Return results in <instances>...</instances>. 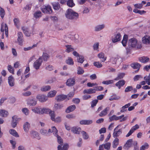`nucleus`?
I'll return each instance as SVG.
<instances>
[{
    "label": "nucleus",
    "mask_w": 150,
    "mask_h": 150,
    "mask_svg": "<svg viewBox=\"0 0 150 150\" xmlns=\"http://www.w3.org/2000/svg\"><path fill=\"white\" fill-rule=\"evenodd\" d=\"M66 18L71 20H76L79 17L78 13L74 12L71 9H68L65 13Z\"/></svg>",
    "instance_id": "nucleus-1"
},
{
    "label": "nucleus",
    "mask_w": 150,
    "mask_h": 150,
    "mask_svg": "<svg viewBox=\"0 0 150 150\" xmlns=\"http://www.w3.org/2000/svg\"><path fill=\"white\" fill-rule=\"evenodd\" d=\"M55 131L57 132V129L55 127L53 126L51 127V129H49L48 131L45 129H42L40 131V132L42 135L43 136H49L50 135V133L52 132L54 134V132Z\"/></svg>",
    "instance_id": "nucleus-2"
},
{
    "label": "nucleus",
    "mask_w": 150,
    "mask_h": 150,
    "mask_svg": "<svg viewBox=\"0 0 150 150\" xmlns=\"http://www.w3.org/2000/svg\"><path fill=\"white\" fill-rule=\"evenodd\" d=\"M137 44V40L135 38H133L129 40L128 45L130 48H133L136 47Z\"/></svg>",
    "instance_id": "nucleus-3"
},
{
    "label": "nucleus",
    "mask_w": 150,
    "mask_h": 150,
    "mask_svg": "<svg viewBox=\"0 0 150 150\" xmlns=\"http://www.w3.org/2000/svg\"><path fill=\"white\" fill-rule=\"evenodd\" d=\"M42 58L41 57H40L33 63L34 68L36 70L39 69L42 64Z\"/></svg>",
    "instance_id": "nucleus-4"
},
{
    "label": "nucleus",
    "mask_w": 150,
    "mask_h": 150,
    "mask_svg": "<svg viewBox=\"0 0 150 150\" xmlns=\"http://www.w3.org/2000/svg\"><path fill=\"white\" fill-rule=\"evenodd\" d=\"M58 130H57V132L55 131L54 132L53 134L55 136L57 137V142L58 143L60 144L61 145H59L58 146V150H61L62 146L63 144V140L62 139L61 137L59 136L57 134V133Z\"/></svg>",
    "instance_id": "nucleus-5"
},
{
    "label": "nucleus",
    "mask_w": 150,
    "mask_h": 150,
    "mask_svg": "<svg viewBox=\"0 0 150 150\" xmlns=\"http://www.w3.org/2000/svg\"><path fill=\"white\" fill-rule=\"evenodd\" d=\"M121 126V125H119L117 127L114 129V132L113 134L114 137L117 138L116 137H119L122 133V130L121 129H119V127Z\"/></svg>",
    "instance_id": "nucleus-6"
},
{
    "label": "nucleus",
    "mask_w": 150,
    "mask_h": 150,
    "mask_svg": "<svg viewBox=\"0 0 150 150\" xmlns=\"http://www.w3.org/2000/svg\"><path fill=\"white\" fill-rule=\"evenodd\" d=\"M41 9L42 11L45 13L50 14L52 13V10L50 6H42Z\"/></svg>",
    "instance_id": "nucleus-7"
},
{
    "label": "nucleus",
    "mask_w": 150,
    "mask_h": 150,
    "mask_svg": "<svg viewBox=\"0 0 150 150\" xmlns=\"http://www.w3.org/2000/svg\"><path fill=\"white\" fill-rule=\"evenodd\" d=\"M5 31V34L6 37L8 36V26L6 24L4 25L3 23H2L1 28V31L3 33V35L4 34V31Z\"/></svg>",
    "instance_id": "nucleus-8"
},
{
    "label": "nucleus",
    "mask_w": 150,
    "mask_h": 150,
    "mask_svg": "<svg viewBox=\"0 0 150 150\" xmlns=\"http://www.w3.org/2000/svg\"><path fill=\"white\" fill-rule=\"evenodd\" d=\"M121 39V35L119 33L115 34L111 37L112 42L114 43L120 41Z\"/></svg>",
    "instance_id": "nucleus-9"
},
{
    "label": "nucleus",
    "mask_w": 150,
    "mask_h": 150,
    "mask_svg": "<svg viewBox=\"0 0 150 150\" xmlns=\"http://www.w3.org/2000/svg\"><path fill=\"white\" fill-rule=\"evenodd\" d=\"M36 98L39 101L43 103L47 100V97L44 94H39L36 96Z\"/></svg>",
    "instance_id": "nucleus-10"
},
{
    "label": "nucleus",
    "mask_w": 150,
    "mask_h": 150,
    "mask_svg": "<svg viewBox=\"0 0 150 150\" xmlns=\"http://www.w3.org/2000/svg\"><path fill=\"white\" fill-rule=\"evenodd\" d=\"M75 82L76 80L75 78H69L67 80L66 84L68 86H72L75 85Z\"/></svg>",
    "instance_id": "nucleus-11"
},
{
    "label": "nucleus",
    "mask_w": 150,
    "mask_h": 150,
    "mask_svg": "<svg viewBox=\"0 0 150 150\" xmlns=\"http://www.w3.org/2000/svg\"><path fill=\"white\" fill-rule=\"evenodd\" d=\"M27 104L30 106H35L37 103V101L33 99L28 98L26 100Z\"/></svg>",
    "instance_id": "nucleus-12"
},
{
    "label": "nucleus",
    "mask_w": 150,
    "mask_h": 150,
    "mask_svg": "<svg viewBox=\"0 0 150 150\" xmlns=\"http://www.w3.org/2000/svg\"><path fill=\"white\" fill-rule=\"evenodd\" d=\"M142 41L144 44H147L150 43V37L148 35H145L142 38Z\"/></svg>",
    "instance_id": "nucleus-13"
},
{
    "label": "nucleus",
    "mask_w": 150,
    "mask_h": 150,
    "mask_svg": "<svg viewBox=\"0 0 150 150\" xmlns=\"http://www.w3.org/2000/svg\"><path fill=\"white\" fill-rule=\"evenodd\" d=\"M81 130V128L78 127H74L71 128V132L75 134H79Z\"/></svg>",
    "instance_id": "nucleus-14"
},
{
    "label": "nucleus",
    "mask_w": 150,
    "mask_h": 150,
    "mask_svg": "<svg viewBox=\"0 0 150 150\" xmlns=\"http://www.w3.org/2000/svg\"><path fill=\"white\" fill-rule=\"evenodd\" d=\"M8 82L10 86L12 87L15 84L14 79L13 76H9L8 78Z\"/></svg>",
    "instance_id": "nucleus-15"
},
{
    "label": "nucleus",
    "mask_w": 150,
    "mask_h": 150,
    "mask_svg": "<svg viewBox=\"0 0 150 150\" xmlns=\"http://www.w3.org/2000/svg\"><path fill=\"white\" fill-rule=\"evenodd\" d=\"M110 62L113 64L116 63L120 64L121 62V59L120 58L112 57L110 59Z\"/></svg>",
    "instance_id": "nucleus-16"
},
{
    "label": "nucleus",
    "mask_w": 150,
    "mask_h": 150,
    "mask_svg": "<svg viewBox=\"0 0 150 150\" xmlns=\"http://www.w3.org/2000/svg\"><path fill=\"white\" fill-rule=\"evenodd\" d=\"M67 98L66 95L62 94L57 96L55 98V99L58 101H60L63 100Z\"/></svg>",
    "instance_id": "nucleus-17"
},
{
    "label": "nucleus",
    "mask_w": 150,
    "mask_h": 150,
    "mask_svg": "<svg viewBox=\"0 0 150 150\" xmlns=\"http://www.w3.org/2000/svg\"><path fill=\"white\" fill-rule=\"evenodd\" d=\"M138 59L139 61L142 63H145L149 61V58L147 57L143 56L139 57Z\"/></svg>",
    "instance_id": "nucleus-18"
},
{
    "label": "nucleus",
    "mask_w": 150,
    "mask_h": 150,
    "mask_svg": "<svg viewBox=\"0 0 150 150\" xmlns=\"http://www.w3.org/2000/svg\"><path fill=\"white\" fill-rule=\"evenodd\" d=\"M132 139H130L128 140L126 144L124 146V148L128 149L129 148L131 147L132 145Z\"/></svg>",
    "instance_id": "nucleus-19"
},
{
    "label": "nucleus",
    "mask_w": 150,
    "mask_h": 150,
    "mask_svg": "<svg viewBox=\"0 0 150 150\" xmlns=\"http://www.w3.org/2000/svg\"><path fill=\"white\" fill-rule=\"evenodd\" d=\"M31 137L33 138H35L38 139H40V137L39 136V134L37 132L34 131H32L30 132Z\"/></svg>",
    "instance_id": "nucleus-20"
},
{
    "label": "nucleus",
    "mask_w": 150,
    "mask_h": 150,
    "mask_svg": "<svg viewBox=\"0 0 150 150\" xmlns=\"http://www.w3.org/2000/svg\"><path fill=\"white\" fill-rule=\"evenodd\" d=\"M125 81L123 80H120L115 83V86L117 87L119 89H120L121 87L125 85Z\"/></svg>",
    "instance_id": "nucleus-21"
},
{
    "label": "nucleus",
    "mask_w": 150,
    "mask_h": 150,
    "mask_svg": "<svg viewBox=\"0 0 150 150\" xmlns=\"http://www.w3.org/2000/svg\"><path fill=\"white\" fill-rule=\"evenodd\" d=\"M109 107H107L105 109L103 110L102 111L99 115L100 117H103L106 115L107 113V112L110 110Z\"/></svg>",
    "instance_id": "nucleus-22"
},
{
    "label": "nucleus",
    "mask_w": 150,
    "mask_h": 150,
    "mask_svg": "<svg viewBox=\"0 0 150 150\" xmlns=\"http://www.w3.org/2000/svg\"><path fill=\"white\" fill-rule=\"evenodd\" d=\"M119 139L117 138H116L112 142V147L113 148H116L117 147V146L119 145Z\"/></svg>",
    "instance_id": "nucleus-23"
},
{
    "label": "nucleus",
    "mask_w": 150,
    "mask_h": 150,
    "mask_svg": "<svg viewBox=\"0 0 150 150\" xmlns=\"http://www.w3.org/2000/svg\"><path fill=\"white\" fill-rule=\"evenodd\" d=\"M76 108V107L75 105H72L68 107L66 110L67 113H69L73 111Z\"/></svg>",
    "instance_id": "nucleus-24"
},
{
    "label": "nucleus",
    "mask_w": 150,
    "mask_h": 150,
    "mask_svg": "<svg viewBox=\"0 0 150 150\" xmlns=\"http://www.w3.org/2000/svg\"><path fill=\"white\" fill-rule=\"evenodd\" d=\"M131 67L134 69H137L138 70L141 66V64L138 63H134L131 64Z\"/></svg>",
    "instance_id": "nucleus-25"
},
{
    "label": "nucleus",
    "mask_w": 150,
    "mask_h": 150,
    "mask_svg": "<svg viewBox=\"0 0 150 150\" xmlns=\"http://www.w3.org/2000/svg\"><path fill=\"white\" fill-rule=\"evenodd\" d=\"M8 115V112L6 110L4 109L0 110V116L5 117H7Z\"/></svg>",
    "instance_id": "nucleus-26"
},
{
    "label": "nucleus",
    "mask_w": 150,
    "mask_h": 150,
    "mask_svg": "<svg viewBox=\"0 0 150 150\" xmlns=\"http://www.w3.org/2000/svg\"><path fill=\"white\" fill-rule=\"evenodd\" d=\"M96 93L95 90L93 88H89L88 89H85L83 90V93L84 94H91Z\"/></svg>",
    "instance_id": "nucleus-27"
},
{
    "label": "nucleus",
    "mask_w": 150,
    "mask_h": 150,
    "mask_svg": "<svg viewBox=\"0 0 150 150\" xmlns=\"http://www.w3.org/2000/svg\"><path fill=\"white\" fill-rule=\"evenodd\" d=\"M125 75V74L124 73L122 72L119 73L117 77L114 79V80L115 81H118L120 79H122L123 78Z\"/></svg>",
    "instance_id": "nucleus-28"
},
{
    "label": "nucleus",
    "mask_w": 150,
    "mask_h": 150,
    "mask_svg": "<svg viewBox=\"0 0 150 150\" xmlns=\"http://www.w3.org/2000/svg\"><path fill=\"white\" fill-rule=\"evenodd\" d=\"M22 29L26 36L29 37L31 33L29 32V30L28 28L23 27H22Z\"/></svg>",
    "instance_id": "nucleus-29"
},
{
    "label": "nucleus",
    "mask_w": 150,
    "mask_h": 150,
    "mask_svg": "<svg viewBox=\"0 0 150 150\" xmlns=\"http://www.w3.org/2000/svg\"><path fill=\"white\" fill-rule=\"evenodd\" d=\"M41 110V112L40 113L41 114H43L44 113L49 114L51 110L48 108H42V110Z\"/></svg>",
    "instance_id": "nucleus-30"
},
{
    "label": "nucleus",
    "mask_w": 150,
    "mask_h": 150,
    "mask_svg": "<svg viewBox=\"0 0 150 150\" xmlns=\"http://www.w3.org/2000/svg\"><path fill=\"white\" fill-rule=\"evenodd\" d=\"M105 27L104 24L97 25L95 27L94 30L95 31H98L101 30Z\"/></svg>",
    "instance_id": "nucleus-31"
},
{
    "label": "nucleus",
    "mask_w": 150,
    "mask_h": 150,
    "mask_svg": "<svg viewBox=\"0 0 150 150\" xmlns=\"http://www.w3.org/2000/svg\"><path fill=\"white\" fill-rule=\"evenodd\" d=\"M9 132L12 135L16 137H19V135L14 129H12L9 130Z\"/></svg>",
    "instance_id": "nucleus-32"
},
{
    "label": "nucleus",
    "mask_w": 150,
    "mask_h": 150,
    "mask_svg": "<svg viewBox=\"0 0 150 150\" xmlns=\"http://www.w3.org/2000/svg\"><path fill=\"white\" fill-rule=\"evenodd\" d=\"M63 107V105L61 103H55L54 106V108L55 110L60 109Z\"/></svg>",
    "instance_id": "nucleus-33"
},
{
    "label": "nucleus",
    "mask_w": 150,
    "mask_h": 150,
    "mask_svg": "<svg viewBox=\"0 0 150 150\" xmlns=\"http://www.w3.org/2000/svg\"><path fill=\"white\" fill-rule=\"evenodd\" d=\"M12 119L13 122L11 123V125L13 128H14L17 125V118L16 116H13L12 117Z\"/></svg>",
    "instance_id": "nucleus-34"
},
{
    "label": "nucleus",
    "mask_w": 150,
    "mask_h": 150,
    "mask_svg": "<svg viewBox=\"0 0 150 150\" xmlns=\"http://www.w3.org/2000/svg\"><path fill=\"white\" fill-rule=\"evenodd\" d=\"M98 56L99 58H102L103 59L101 60L102 62L105 61L107 58L106 57H105V54L104 53L101 52L98 54Z\"/></svg>",
    "instance_id": "nucleus-35"
},
{
    "label": "nucleus",
    "mask_w": 150,
    "mask_h": 150,
    "mask_svg": "<svg viewBox=\"0 0 150 150\" xmlns=\"http://www.w3.org/2000/svg\"><path fill=\"white\" fill-rule=\"evenodd\" d=\"M57 91L55 90H53L49 92L47 94V96L48 97L51 98L55 96Z\"/></svg>",
    "instance_id": "nucleus-36"
},
{
    "label": "nucleus",
    "mask_w": 150,
    "mask_h": 150,
    "mask_svg": "<svg viewBox=\"0 0 150 150\" xmlns=\"http://www.w3.org/2000/svg\"><path fill=\"white\" fill-rule=\"evenodd\" d=\"M52 6L53 8L55 10H58L60 8V4H59L57 2H53L52 3Z\"/></svg>",
    "instance_id": "nucleus-37"
},
{
    "label": "nucleus",
    "mask_w": 150,
    "mask_h": 150,
    "mask_svg": "<svg viewBox=\"0 0 150 150\" xmlns=\"http://www.w3.org/2000/svg\"><path fill=\"white\" fill-rule=\"evenodd\" d=\"M128 36L126 35L124 36L123 39L122 41V43L124 46H125L127 45Z\"/></svg>",
    "instance_id": "nucleus-38"
},
{
    "label": "nucleus",
    "mask_w": 150,
    "mask_h": 150,
    "mask_svg": "<svg viewBox=\"0 0 150 150\" xmlns=\"http://www.w3.org/2000/svg\"><path fill=\"white\" fill-rule=\"evenodd\" d=\"M120 119V117H118L116 115H114L110 117H109V121L112 122L114 120H117Z\"/></svg>",
    "instance_id": "nucleus-39"
},
{
    "label": "nucleus",
    "mask_w": 150,
    "mask_h": 150,
    "mask_svg": "<svg viewBox=\"0 0 150 150\" xmlns=\"http://www.w3.org/2000/svg\"><path fill=\"white\" fill-rule=\"evenodd\" d=\"M30 127V125L28 122H26L23 125V129L25 132L28 130Z\"/></svg>",
    "instance_id": "nucleus-40"
},
{
    "label": "nucleus",
    "mask_w": 150,
    "mask_h": 150,
    "mask_svg": "<svg viewBox=\"0 0 150 150\" xmlns=\"http://www.w3.org/2000/svg\"><path fill=\"white\" fill-rule=\"evenodd\" d=\"M42 110V108H39L38 107H35L34 108L32 109L33 111L35 113L41 114L40 113Z\"/></svg>",
    "instance_id": "nucleus-41"
},
{
    "label": "nucleus",
    "mask_w": 150,
    "mask_h": 150,
    "mask_svg": "<svg viewBox=\"0 0 150 150\" xmlns=\"http://www.w3.org/2000/svg\"><path fill=\"white\" fill-rule=\"evenodd\" d=\"M65 47L67 48L66 51L68 53L74 50V49L71 45H66Z\"/></svg>",
    "instance_id": "nucleus-42"
},
{
    "label": "nucleus",
    "mask_w": 150,
    "mask_h": 150,
    "mask_svg": "<svg viewBox=\"0 0 150 150\" xmlns=\"http://www.w3.org/2000/svg\"><path fill=\"white\" fill-rule=\"evenodd\" d=\"M51 88V87L50 86L47 85L44 86L42 87L41 88V90L42 91H46L50 90Z\"/></svg>",
    "instance_id": "nucleus-43"
},
{
    "label": "nucleus",
    "mask_w": 150,
    "mask_h": 150,
    "mask_svg": "<svg viewBox=\"0 0 150 150\" xmlns=\"http://www.w3.org/2000/svg\"><path fill=\"white\" fill-rule=\"evenodd\" d=\"M49 114L51 117V119L52 121L55 120V114L54 111L51 110Z\"/></svg>",
    "instance_id": "nucleus-44"
},
{
    "label": "nucleus",
    "mask_w": 150,
    "mask_h": 150,
    "mask_svg": "<svg viewBox=\"0 0 150 150\" xmlns=\"http://www.w3.org/2000/svg\"><path fill=\"white\" fill-rule=\"evenodd\" d=\"M67 5L70 7H72L75 5L73 0H68L67 1Z\"/></svg>",
    "instance_id": "nucleus-45"
},
{
    "label": "nucleus",
    "mask_w": 150,
    "mask_h": 150,
    "mask_svg": "<svg viewBox=\"0 0 150 150\" xmlns=\"http://www.w3.org/2000/svg\"><path fill=\"white\" fill-rule=\"evenodd\" d=\"M120 97L119 96H117L116 95H113L109 99V100L112 101L113 100H118L120 98Z\"/></svg>",
    "instance_id": "nucleus-46"
},
{
    "label": "nucleus",
    "mask_w": 150,
    "mask_h": 150,
    "mask_svg": "<svg viewBox=\"0 0 150 150\" xmlns=\"http://www.w3.org/2000/svg\"><path fill=\"white\" fill-rule=\"evenodd\" d=\"M111 143L110 142H107L103 145L104 148L105 149L109 150L111 146Z\"/></svg>",
    "instance_id": "nucleus-47"
},
{
    "label": "nucleus",
    "mask_w": 150,
    "mask_h": 150,
    "mask_svg": "<svg viewBox=\"0 0 150 150\" xmlns=\"http://www.w3.org/2000/svg\"><path fill=\"white\" fill-rule=\"evenodd\" d=\"M149 144L147 143H145L140 147V150H145L148 149L149 148Z\"/></svg>",
    "instance_id": "nucleus-48"
},
{
    "label": "nucleus",
    "mask_w": 150,
    "mask_h": 150,
    "mask_svg": "<svg viewBox=\"0 0 150 150\" xmlns=\"http://www.w3.org/2000/svg\"><path fill=\"white\" fill-rule=\"evenodd\" d=\"M37 46V45L36 44H34L33 45V46H32L28 47H24L23 48V50L25 51L29 50L32 49L33 48L36 47Z\"/></svg>",
    "instance_id": "nucleus-49"
},
{
    "label": "nucleus",
    "mask_w": 150,
    "mask_h": 150,
    "mask_svg": "<svg viewBox=\"0 0 150 150\" xmlns=\"http://www.w3.org/2000/svg\"><path fill=\"white\" fill-rule=\"evenodd\" d=\"M81 133L82 134L83 138L85 139H87L88 138V135L85 132L82 131Z\"/></svg>",
    "instance_id": "nucleus-50"
},
{
    "label": "nucleus",
    "mask_w": 150,
    "mask_h": 150,
    "mask_svg": "<svg viewBox=\"0 0 150 150\" xmlns=\"http://www.w3.org/2000/svg\"><path fill=\"white\" fill-rule=\"evenodd\" d=\"M5 13L4 10L0 7V15L2 18H3L5 15Z\"/></svg>",
    "instance_id": "nucleus-51"
},
{
    "label": "nucleus",
    "mask_w": 150,
    "mask_h": 150,
    "mask_svg": "<svg viewBox=\"0 0 150 150\" xmlns=\"http://www.w3.org/2000/svg\"><path fill=\"white\" fill-rule=\"evenodd\" d=\"M124 115H122L120 116H118V117H120V119H119V120H120V122L124 121L127 119V116L124 117Z\"/></svg>",
    "instance_id": "nucleus-52"
},
{
    "label": "nucleus",
    "mask_w": 150,
    "mask_h": 150,
    "mask_svg": "<svg viewBox=\"0 0 150 150\" xmlns=\"http://www.w3.org/2000/svg\"><path fill=\"white\" fill-rule=\"evenodd\" d=\"M42 57L44 61H47L49 58V56L46 53H43L42 55Z\"/></svg>",
    "instance_id": "nucleus-53"
},
{
    "label": "nucleus",
    "mask_w": 150,
    "mask_h": 150,
    "mask_svg": "<svg viewBox=\"0 0 150 150\" xmlns=\"http://www.w3.org/2000/svg\"><path fill=\"white\" fill-rule=\"evenodd\" d=\"M22 111L26 115H28L29 113V110L27 108H23L22 110Z\"/></svg>",
    "instance_id": "nucleus-54"
},
{
    "label": "nucleus",
    "mask_w": 150,
    "mask_h": 150,
    "mask_svg": "<svg viewBox=\"0 0 150 150\" xmlns=\"http://www.w3.org/2000/svg\"><path fill=\"white\" fill-rule=\"evenodd\" d=\"M42 16V13L40 11H37L34 13V16L36 18H39Z\"/></svg>",
    "instance_id": "nucleus-55"
},
{
    "label": "nucleus",
    "mask_w": 150,
    "mask_h": 150,
    "mask_svg": "<svg viewBox=\"0 0 150 150\" xmlns=\"http://www.w3.org/2000/svg\"><path fill=\"white\" fill-rule=\"evenodd\" d=\"M66 63L69 65H73L74 64V62L73 59L71 58H69L66 61Z\"/></svg>",
    "instance_id": "nucleus-56"
},
{
    "label": "nucleus",
    "mask_w": 150,
    "mask_h": 150,
    "mask_svg": "<svg viewBox=\"0 0 150 150\" xmlns=\"http://www.w3.org/2000/svg\"><path fill=\"white\" fill-rule=\"evenodd\" d=\"M84 72L83 70L80 67H79L77 69V74H82Z\"/></svg>",
    "instance_id": "nucleus-57"
},
{
    "label": "nucleus",
    "mask_w": 150,
    "mask_h": 150,
    "mask_svg": "<svg viewBox=\"0 0 150 150\" xmlns=\"http://www.w3.org/2000/svg\"><path fill=\"white\" fill-rule=\"evenodd\" d=\"M114 81L113 80H109L103 81L102 83H103V84L108 85L111 83H112Z\"/></svg>",
    "instance_id": "nucleus-58"
},
{
    "label": "nucleus",
    "mask_w": 150,
    "mask_h": 150,
    "mask_svg": "<svg viewBox=\"0 0 150 150\" xmlns=\"http://www.w3.org/2000/svg\"><path fill=\"white\" fill-rule=\"evenodd\" d=\"M8 69L11 73L14 74V69L13 67L11 65H8Z\"/></svg>",
    "instance_id": "nucleus-59"
},
{
    "label": "nucleus",
    "mask_w": 150,
    "mask_h": 150,
    "mask_svg": "<svg viewBox=\"0 0 150 150\" xmlns=\"http://www.w3.org/2000/svg\"><path fill=\"white\" fill-rule=\"evenodd\" d=\"M45 69L47 70L51 71L53 69L54 67L52 65H48L46 66Z\"/></svg>",
    "instance_id": "nucleus-60"
},
{
    "label": "nucleus",
    "mask_w": 150,
    "mask_h": 150,
    "mask_svg": "<svg viewBox=\"0 0 150 150\" xmlns=\"http://www.w3.org/2000/svg\"><path fill=\"white\" fill-rule=\"evenodd\" d=\"M133 89V87L132 86H129L127 87L125 90V92H128L131 91Z\"/></svg>",
    "instance_id": "nucleus-61"
},
{
    "label": "nucleus",
    "mask_w": 150,
    "mask_h": 150,
    "mask_svg": "<svg viewBox=\"0 0 150 150\" xmlns=\"http://www.w3.org/2000/svg\"><path fill=\"white\" fill-rule=\"evenodd\" d=\"M103 89V88L101 86H97L94 88H93V89H94L95 90V92H96V91H102Z\"/></svg>",
    "instance_id": "nucleus-62"
},
{
    "label": "nucleus",
    "mask_w": 150,
    "mask_h": 150,
    "mask_svg": "<svg viewBox=\"0 0 150 150\" xmlns=\"http://www.w3.org/2000/svg\"><path fill=\"white\" fill-rule=\"evenodd\" d=\"M93 64L94 66L98 68H100L102 66V65L99 62H94L93 63Z\"/></svg>",
    "instance_id": "nucleus-63"
},
{
    "label": "nucleus",
    "mask_w": 150,
    "mask_h": 150,
    "mask_svg": "<svg viewBox=\"0 0 150 150\" xmlns=\"http://www.w3.org/2000/svg\"><path fill=\"white\" fill-rule=\"evenodd\" d=\"M98 100H93L91 103V107L93 108L95 106L98 102Z\"/></svg>",
    "instance_id": "nucleus-64"
}]
</instances>
